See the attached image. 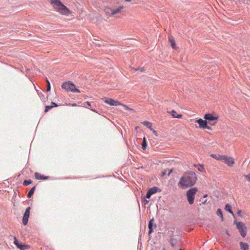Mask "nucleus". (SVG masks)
Masks as SVG:
<instances>
[{"mask_svg":"<svg viewBox=\"0 0 250 250\" xmlns=\"http://www.w3.org/2000/svg\"><path fill=\"white\" fill-rule=\"evenodd\" d=\"M197 177L195 172H187L180 178L179 185L182 188H187L193 186L196 182Z\"/></svg>","mask_w":250,"mask_h":250,"instance_id":"obj_1","label":"nucleus"},{"mask_svg":"<svg viewBox=\"0 0 250 250\" xmlns=\"http://www.w3.org/2000/svg\"><path fill=\"white\" fill-rule=\"evenodd\" d=\"M244 177L250 182V174L244 175Z\"/></svg>","mask_w":250,"mask_h":250,"instance_id":"obj_32","label":"nucleus"},{"mask_svg":"<svg viewBox=\"0 0 250 250\" xmlns=\"http://www.w3.org/2000/svg\"><path fill=\"white\" fill-rule=\"evenodd\" d=\"M146 146H147V143H146V139L145 137H144L143 141L142 144V147L144 150H145L146 149Z\"/></svg>","mask_w":250,"mask_h":250,"instance_id":"obj_21","label":"nucleus"},{"mask_svg":"<svg viewBox=\"0 0 250 250\" xmlns=\"http://www.w3.org/2000/svg\"><path fill=\"white\" fill-rule=\"evenodd\" d=\"M158 191L157 187H153L148 189L146 194V198L149 199L151 195L156 193Z\"/></svg>","mask_w":250,"mask_h":250,"instance_id":"obj_10","label":"nucleus"},{"mask_svg":"<svg viewBox=\"0 0 250 250\" xmlns=\"http://www.w3.org/2000/svg\"><path fill=\"white\" fill-rule=\"evenodd\" d=\"M223 162L230 167H232L234 164V160L233 158L231 157H228L226 155L223 159Z\"/></svg>","mask_w":250,"mask_h":250,"instance_id":"obj_9","label":"nucleus"},{"mask_svg":"<svg viewBox=\"0 0 250 250\" xmlns=\"http://www.w3.org/2000/svg\"><path fill=\"white\" fill-rule=\"evenodd\" d=\"M83 106L87 108H89L90 109V107L91 106V104H90V103L89 102H86V103H85L84 104H83Z\"/></svg>","mask_w":250,"mask_h":250,"instance_id":"obj_28","label":"nucleus"},{"mask_svg":"<svg viewBox=\"0 0 250 250\" xmlns=\"http://www.w3.org/2000/svg\"><path fill=\"white\" fill-rule=\"evenodd\" d=\"M50 0V4L52 5L55 10L61 15L68 16L71 14L70 10L63 5L60 0Z\"/></svg>","mask_w":250,"mask_h":250,"instance_id":"obj_2","label":"nucleus"},{"mask_svg":"<svg viewBox=\"0 0 250 250\" xmlns=\"http://www.w3.org/2000/svg\"><path fill=\"white\" fill-rule=\"evenodd\" d=\"M32 183V181L30 180H25L24 182H23V185L25 186H27L30 184H31Z\"/></svg>","mask_w":250,"mask_h":250,"instance_id":"obj_27","label":"nucleus"},{"mask_svg":"<svg viewBox=\"0 0 250 250\" xmlns=\"http://www.w3.org/2000/svg\"><path fill=\"white\" fill-rule=\"evenodd\" d=\"M197 192V188H191L187 191L186 195L188 202L190 205L193 204L195 195Z\"/></svg>","mask_w":250,"mask_h":250,"instance_id":"obj_4","label":"nucleus"},{"mask_svg":"<svg viewBox=\"0 0 250 250\" xmlns=\"http://www.w3.org/2000/svg\"><path fill=\"white\" fill-rule=\"evenodd\" d=\"M210 156L216 160L217 159V155L215 154H211Z\"/></svg>","mask_w":250,"mask_h":250,"instance_id":"obj_34","label":"nucleus"},{"mask_svg":"<svg viewBox=\"0 0 250 250\" xmlns=\"http://www.w3.org/2000/svg\"><path fill=\"white\" fill-rule=\"evenodd\" d=\"M52 107H53V106L46 105L45 108V112H48L49 111V110L51 109Z\"/></svg>","mask_w":250,"mask_h":250,"instance_id":"obj_29","label":"nucleus"},{"mask_svg":"<svg viewBox=\"0 0 250 250\" xmlns=\"http://www.w3.org/2000/svg\"><path fill=\"white\" fill-rule=\"evenodd\" d=\"M225 209L229 211V212H230L231 214H232V215H233V212L231 211V206L229 205V204H227L226 205V207H225Z\"/></svg>","mask_w":250,"mask_h":250,"instance_id":"obj_25","label":"nucleus"},{"mask_svg":"<svg viewBox=\"0 0 250 250\" xmlns=\"http://www.w3.org/2000/svg\"><path fill=\"white\" fill-rule=\"evenodd\" d=\"M211 122L212 121H209V122H208V123L210 125H214L216 124V122L213 123V122Z\"/></svg>","mask_w":250,"mask_h":250,"instance_id":"obj_37","label":"nucleus"},{"mask_svg":"<svg viewBox=\"0 0 250 250\" xmlns=\"http://www.w3.org/2000/svg\"><path fill=\"white\" fill-rule=\"evenodd\" d=\"M140 70H141V71H144V68H141L140 69Z\"/></svg>","mask_w":250,"mask_h":250,"instance_id":"obj_40","label":"nucleus"},{"mask_svg":"<svg viewBox=\"0 0 250 250\" xmlns=\"http://www.w3.org/2000/svg\"><path fill=\"white\" fill-rule=\"evenodd\" d=\"M169 42L170 43V45L172 48L175 49L176 44L175 43L173 37L171 36H169L168 37Z\"/></svg>","mask_w":250,"mask_h":250,"instance_id":"obj_16","label":"nucleus"},{"mask_svg":"<svg viewBox=\"0 0 250 250\" xmlns=\"http://www.w3.org/2000/svg\"><path fill=\"white\" fill-rule=\"evenodd\" d=\"M216 214L218 216H219L221 217V220L223 221L224 220V218H223V213H222V210H221V209L218 208L217 210Z\"/></svg>","mask_w":250,"mask_h":250,"instance_id":"obj_23","label":"nucleus"},{"mask_svg":"<svg viewBox=\"0 0 250 250\" xmlns=\"http://www.w3.org/2000/svg\"><path fill=\"white\" fill-rule=\"evenodd\" d=\"M204 118L206 121H213L214 120H217L218 119V117L214 116L211 114H206L204 116Z\"/></svg>","mask_w":250,"mask_h":250,"instance_id":"obj_12","label":"nucleus"},{"mask_svg":"<svg viewBox=\"0 0 250 250\" xmlns=\"http://www.w3.org/2000/svg\"><path fill=\"white\" fill-rule=\"evenodd\" d=\"M113 11V9H111L110 8L107 7L105 9V12L107 15H109L110 16H112V12Z\"/></svg>","mask_w":250,"mask_h":250,"instance_id":"obj_22","label":"nucleus"},{"mask_svg":"<svg viewBox=\"0 0 250 250\" xmlns=\"http://www.w3.org/2000/svg\"><path fill=\"white\" fill-rule=\"evenodd\" d=\"M104 103L112 106H118L122 104L120 102L115 100L112 98H107L104 100Z\"/></svg>","mask_w":250,"mask_h":250,"instance_id":"obj_7","label":"nucleus"},{"mask_svg":"<svg viewBox=\"0 0 250 250\" xmlns=\"http://www.w3.org/2000/svg\"><path fill=\"white\" fill-rule=\"evenodd\" d=\"M154 222L153 219H152L150 220L148 224V229H149V233H150L153 231L152 229V226L153 223Z\"/></svg>","mask_w":250,"mask_h":250,"instance_id":"obj_19","label":"nucleus"},{"mask_svg":"<svg viewBox=\"0 0 250 250\" xmlns=\"http://www.w3.org/2000/svg\"><path fill=\"white\" fill-rule=\"evenodd\" d=\"M196 123H197L199 125V128L205 129V126L207 125L208 121L206 120H204L202 119H199L195 121Z\"/></svg>","mask_w":250,"mask_h":250,"instance_id":"obj_11","label":"nucleus"},{"mask_svg":"<svg viewBox=\"0 0 250 250\" xmlns=\"http://www.w3.org/2000/svg\"><path fill=\"white\" fill-rule=\"evenodd\" d=\"M30 207H28L26 208L22 219V223L23 225H26L28 223V218L30 215Z\"/></svg>","mask_w":250,"mask_h":250,"instance_id":"obj_8","label":"nucleus"},{"mask_svg":"<svg viewBox=\"0 0 250 250\" xmlns=\"http://www.w3.org/2000/svg\"><path fill=\"white\" fill-rule=\"evenodd\" d=\"M51 104H52L51 106H53V107H57V106H58V105L56 103H55L54 102H52Z\"/></svg>","mask_w":250,"mask_h":250,"instance_id":"obj_35","label":"nucleus"},{"mask_svg":"<svg viewBox=\"0 0 250 250\" xmlns=\"http://www.w3.org/2000/svg\"><path fill=\"white\" fill-rule=\"evenodd\" d=\"M142 124L144 125L147 127L149 129H150V130H152V124L151 123L148 122V121H144L142 123Z\"/></svg>","mask_w":250,"mask_h":250,"instance_id":"obj_18","label":"nucleus"},{"mask_svg":"<svg viewBox=\"0 0 250 250\" xmlns=\"http://www.w3.org/2000/svg\"><path fill=\"white\" fill-rule=\"evenodd\" d=\"M35 188L36 187L34 186L30 190L27 194L28 198H29L33 195L35 190Z\"/></svg>","mask_w":250,"mask_h":250,"instance_id":"obj_20","label":"nucleus"},{"mask_svg":"<svg viewBox=\"0 0 250 250\" xmlns=\"http://www.w3.org/2000/svg\"><path fill=\"white\" fill-rule=\"evenodd\" d=\"M205 128L208 129L209 130H212V128L210 126L208 125H206V126H205Z\"/></svg>","mask_w":250,"mask_h":250,"instance_id":"obj_36","label":"nucleus"},{"mask_svg":"<svg viewBox=\"0 0 250 250\" xmlns=\"http://www.w3.org/2000/svg\"><path fill=\"white\" fill-rule=\"evenodd\" d=\"M76 105H77V104H72V106H75Z\"/></svg>","mask_w":250,"mask_h":250,"instance_id":"obj_39","label":"nucleus"},{"mask_svg":"<svg viewBox=\"0 0 250 250\" xmlns=\"http://www.w3.org/2000/svg\"><path fill=\"white\" fill-rule=\"evenodd\" d=\"M46 83H47V90L48 91H49L50 90V88H51L50 84V83H49V81L48 80H46Z\"/></svg>","mask_w":250,"mask_h":250,"instance_id":"obj_30","label":"nucleus"},{"mask_svg":"<svg viewBox=\"0 0 250 250\" xmlns=\"http://www.w3.org/2000/svg\"><path fill=\"white\" fill-rule=\"evenodd\" d=\"M14 243L16 245L17 247L20 250H25L30 248V246L28 245H23L19 242L18 240L15 237Z\"/></svg>","mask_w":250,"mask_h":250,"instance_id":"obj_6","label":"nucleus"},{"mask_svg":"<svg viewBox=\"0 0 250 250\" xmlns=\"http://www.w3.org/2000/svg\"><path fill=\"white\" fill-rule=\"evenodd\" d=\"M236 228L238 229L242 237H244L247 234V228L242 222H239L236 223Z\"/></svg>","mask_w":250,"mask_h":250,"instance_id":"obj_5","label":"nucleus"},{"mask_svg":"<svg viewBox=\"0 0 250 250\" xmlns=\"http://www.w3.org/2000/svg\"><path fill=\"white\" fill-rule=\"evenodd\" d=\"M225 232H226V234H227V235H229V231H228L227 230H225Z\"/></svg>","mask_w":250,"mask_h":250,"instance_id":"obj_38","label":"nucleus"},{"mask_svg":"<svg viewBox=\"0 0 250 250\" xmlns=\"http://www.w3.org/2000/svg\"><path fill=\"white\" fill-rule=\"evenodd\" d=\"M198 169L200 171H203V170H204V167L203 166L199 165L198 167Z\"/></svg>","mask_w":250,"mask_h":250,"instance_id":"obj_31","label":"nucleus"},{"mask_svg":"<svg viewBox=\"0 0 250 250\" xmlns=\"http://www.w3.org/2000/svg\"><path fill=\"white\" fill-rule=\"evenodd\" d=\"M151 131H152L153 133L156 136H158V133H157V132L154 130L153 128H152V130H150Z\"/></svg>","mask_w":250,"mask_h":250,"instance_id":"obj_33","label":"nucleus"},{"mask_svg":"<svg viewBox=\"0 0 250 250\" xmlns=\"http://www.w3.org/2000/svg\"><path fill=\"white\" fill-rule=\"evenodd\" d=\"M163 250H166L165 248H163Z\"/></svg>","mask_w":250,"mask_h":250,"instance_id":"obj_42","label":"nucleus"},{"mask_svg":"<svg viewBox=\"0 0 250 250\" xmlns=\"http://www.w3.org/2000/svg\"><path fill=\"white\" fill-rule=\"evenodd\" d=\"M225 155H218L217 157V160L223 162V159Z\"/></svg>","mask_w":250,"mask_h":250,"instance_id":"obj_26","label":"nucleus"},{"mask_svg":"<svg viewBox=\"0 0 250 250\" xmlns=\"http://www.w3.org/2000/svg\"><path fill=\"white\" fill-rule=\"evenodd\" d=\"M180 250H182V249H180Z\"/></svg>","mask_w":250,"mask_h":250,"instance_id":"obj_43","label":"nucleus"},{"mask_svg":"<svg viewBox=\"0 0 250 250\" xmlns=\"http://www.w3.org/2000/svg\"><path fill=\"white\" fill-rule=\"evenodd\" d=\"M35 177L37 179L39 180H47L49 179V177L43 176L38 172H35Z\"/></svg>","mask_w":250,"mask_h":250,"instance_id":"obj_14","label":"nucleus"},{"mask_svg":"<svg viewBox=\"0 0 250 250\" xmlns=\"http://www.w3.org/2000/svg\"><path fill=\"white\" fill-rule=\"evenodd\" d=\"M170 243H171V245L174 246L173 242H171Z\"/></svg>","mask_w":250,"mask_h":250,"instance_id":"obj_41","label":"nucleus"},{"mask_svg":"<svg viewBox=\"0 0 250 250\" xmlns=\"http://www.w3.org/2000/svg\"><path fill=\"white\" fill-rule=\"evenodd\" d=\"M62 88L67 92L80 93V90L76 88L75 84L70 81L62 83Z\"/></svg>","mask_w":250,"mask_h":250,"instance_id":"obj_3","label":"nucleus"},{"mask_svg":"<svg viewBox=\"0 0 250 250\" xmlns=\"http://www.w3.org/2000/svg\"><path fill=\"white\" fill-rule=\"evenodd\" d=\"M240 248L242 250H248L249 246L247 243L241 242L240 243Z\"/></svg>","mask_w":250,"mask_h":250,"instance_id":"obj_17","label":"nucleus"},{"mask_svg":"<svg viewBox=\"0 0 250 250\" xmlns=\"http://www.w3.org/2000/svg\"><path fill=\"white\" fill-rule=\"evenodd\" d=\"M120 105H122L125 108V110H129V111L133 112H134V110L133 109L129 107L126 104H121Z\"/></svg>","mask_w":250,"mask_h":250,"instance_id":"obj_24","label":"nucleus"},{"mask_svg":"<svg viewBox=\"0 0 250 250\" xmlns=\"http://www.w3.org/2000/svg\"><path fill=\"white\" fill-rule=\"evenodd\" d=\"M173 118H182L183 115L181 114H178L176 111L172 110L171 111H168Z\"/></svg>","mask_w":250,"mask_h":250,"instance_id":"obj_13","label":"nucleus"},{"mask_svg":"<svg viewBox=\"0 0 250 250\" xmlns=\"http://www.w3.org/2000/svg\"><path fill=\"white\" fill-rule=\"evenodd\" d=\"M123 9L124 6H121L118 8L113 9V11L112 12V16L116 14L120 13Z\"/></svg>","mask_w":250,"mask_h":250,"instance_id":"obj_15","label":"nucleus"}]
</instances>
